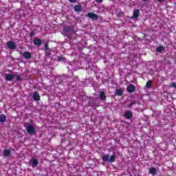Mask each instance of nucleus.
Segmentation results:
<instances>
[{
  "mask_svg": "<svg viewBox=\"0 0 176 176\" xmlns=\"http://www.w3.org/2000/svg\"><path fill=\"white\" fill-rule=\"evenodd\" d=\"M6 80L10 81V80H20V77L17 76V74H6Z\"/></svg>",
  "mask_w": 176,
  "mask_h": 176,
  "instance_id": "obj_1",
  "label": "nucleus"
},
{
  "mask_svg": "<svg viewBox=\"0 0 176 176\" xmlns=\"http://www.w3.org/2000/svg\"><path fill=\"white\" fill-rule=\"evenodd\" d=\"M24 127L26 128V131L29 133V134H34L35 133V128L31 124H24Z\"/></svg>",
  "mask_w": 176,
  "mask_h": 176,
  "instance_id": "obj_2",
  "label": "nucleus"
},
{
  "mask_svg": "<svg viewBox=\"0 0 176 176\" xmlns=\"http://www.w3.org/2000/svg\"><path fill=\"white\" fill-rule=\"evenodd\" d=\"M102 159L104 162H110L111 163H113V162H115V155H111L109 157L108 155H103Z\"/></svg>",
  "mask_w": 176,
  "mask_h": 176,
  "instance_id": "obj_3",
  "label": "nucleus"
},
{
  "mask_svg": "<svg viewBox=\"0 0 176 176\" xmlns=\"http://www.w3.org/2000/svg\"><path fill=\"white\" fill-rule=\"evenodd\" d=\"M7 46L8 49H10L11 50L16 49V43L13 41H8L7 43Z\"/></svg>",
  "mask_w": 176,
  "mask_h": 176,
  "instance_id": "obj_4",
  "label": "nucleus"
},
{
  "mask_svg": "<svg viewBox=\"0 0 176 176\" xmlns=\"http://www.w3.org/2000/svg\"><path fill=\"white\" fill-rule=\"evenodd\" d=\"M87 17H89V19H91L92 20H97V19H98V16L93 12L88 13Z\"/></svg>",
  "mask_w": 176,
  "mask_h": 176,
  "instance_id": "obj_5",
  "label": "nucleus"
},
{
  "mask_svg": "<svg viewBox=\"0 0 176 176\" xmlns=\"http://www.w3.org/2000/svg\"><path fill=\"white\" fill-rule=\"evenodd\" d=\"M132 116H133V113L129 111H125L124 117L126 118V119H131Z\"/></svg>",
  "mask_w": 176,
  "mask_h": 176,
  "instance_id": "obj_6",
  "label": "nucleus"
},
{
  "mask_svg": "<svg viewBox=\"0 0 176 176\" xmlns=\"http://www.w3.org/2000/svg\"><path fill=\"white\" fill-rule=\"evenodd\" d=\"M134 90H135V87H134V85H130L129 86H128L127 91H129V93H133Z\"/></svg>",
  "mask_w": 176,
  "mask_h": 176,
  "instance_id": "obj_7",
  "label": "nucleus"
},
{
  "mask_svg": "<svg viewBox=\"0 0 176 176\" xmlns=\"http://www.w3.org/2000/svg\"><path fill=\"white\" fill-rule=\"evenodd\" d=\"M140 16V10H135L133 12V19H137Z\"/></svg>",
  "mask_w": 176,
  "mask_h": 176,
  "instance_id": "obj_8",
  "label": "nucleus"
},
{
  "mask_svg": "<svg viewBox=\"0 0 176 176\" xmlns=\"http://www.w3.org/2000/svg\"><path fill=\"white\" fill-rule=\"evenodd\" d=\"M24 58L28 59L31 58V53L28 52H25L23 54Z\"/></svg>",
  "mask_w": 176,
  "mask_h": 176,
  "instance_id": "obj_9",
  "label": "nucleus"
},
{
  "mask_svg": "<svg viewBox=\"0 0 176 176\" xmlns=\"http://www.w3.org/2000/svg\"><path fill=\"white\" fill-rule=\"evenodd\" d=\"M33 43H34V45H36V46H39V45H41V43H42V41L39 38H36L33 41Z\"/></svg>",
  "mask_w": 176,
  "mask_h": 176,
  "instance_id": "obj_10",
  "label": "nucleus"
},
{
  "mask_svg": "<svg viewBox=\"0 0 176 176\" xmlns=\"http://www.w3.org/2000/svg\"><path fill=\"white\" fill-rule=\"evenodd\" d=\"M33 100H34V101H39V94L38 92H35L33 94Z\"/></svg>",
  "mask_w": 176,
  "mask_h": 176,
  "instance_id": "obj_11",
  "label": "nucleus"
},
{
  "mask_svg": "<svg viewBox=\"0 0 176 176\" xmlns=\"http://www.w3.org/2000/svg\"><path fill=\"white\" fill-rule=\"evenodd\" d=\"M74 10L75 12H80L82 10V6L80 5H76L74 7Z\"/></svg>",
  "mask_w": 176,
  "mask_h": 176,
  "instance_id": "obj_12",
  "label": "nucleus"
},
{
  "mask_svg": "<svg viewBox=\"0 0 176 176\" xmlns=\"http://www.w3.org/2000/svg\"><path fill=\"white\" fill-rule=\"evenodd\" d=\"M0 122L1 123H5L6 122V116L5 115H1L0 116Z\"/></svg>",
  "mask_w": 176,
  "mask_h": 176,
  "instance_id": "obj_13",
  "label": "nucleus"
},
{
  "mask_svg": "<svg viewBox=\"0 0 176 176\" xmlns=\"http://www.w3.org/2000/svg\"><path fill=\"white\" fill-rule=\"evenodd\" d=\"M36 166H38V160L32 159V167L34 168Z\"/></svg>",
  "mask_w": 176,
  "mask_h": 176,
  "instance_id": "obj_14",
  "label": "nucleus"
},
{
  "mask_svg": "<svg viewBox=\"0 0 176 176\" xmlns=\"http://www.w3.org/2000/svg\"><path fill=\"white\" fill-rule=\"evenodd\" d=\"M100 98H101V100H105L106 97H105V94H104V91H101L100 93Z\"/></svg>",
  "mask_w": 176,
  "mask_h": 176,
  "instance_id": "obj_15",
  "label": "nucleus"
},
{
  "mask_svg": "<svg viewBox=\"0 0 176 176\" xmlns=\"http://www.w3.org/2000/svg\"><path fill=\"white\" fill-rule=\"evenodd\" d=\"M150 174H151V175H155V174H156V168H151L150 169Z\"/></svg>",
  "mask_w": 176,
  "mask_h": 176,
  "instance_id": "obj_16",
  "label": "nucleus"
},
{
  "mask_svg": "<svg viewBox=\"0 0 176 176\" xmlns=\"http://www.w3.org/2000/svg\"><path fill=\"white\" fill-rule=\"evenodd\" d=\"M116 96H122V94H123V91H122V89H117L116 90Z\"/></svg>",
  "mask_w": 176,
  "mask_h": 176,
  "instance_id": "obj_17",
  "label": "nucleus"
},
{
  "mask_svg": "<svg viewBox=\"0 0 176 176\" xmlns=\"http://www.w3.org/2000/svg\"><path fill=\"white\" fill-rule=\"evenodd\" d=\"M4 156H9L10 155V150H5L3 151Z\"/></svg>",
  "mask_w": 176,
  "mask_h": 176,
  "instance_id": "obj_18",
  "label": "nucleus"
},
{
  "mask_svg": "<svg viewBox=\"0 0 176 176\" xmlns=\"http://www.w3.org/2000/svg\"><path fill=\"white\" fill-rule=\"evenodd\" d=\"M163 49V46H160L157 48V52H162Z\"/></svg>",
  "mask_w": 176,
  "mask_h": 176,
  "instance_id": "obj_19",
  "label": "nucleus"
},
{
  "mask_svg": "<svg viewBox=\"0 0 176 176\" xmlns=\"http://www.w3.org/2000/svg\"><path fill=\"white\" fill-rule=\"evenodd\" d=\"M151 85L152 82L151 81L147 82V83L146 84V87H151Z\"/></svg>",
  "mask_w": 176,
  "mask_h": 176,
  "instance_id": "obj_20",
  "label": "nucleus"
},
{
  "mask_svg": "<svg viewBox=\"0 0 176 176\" xmlns=\"http://www.w3.org/2000/svg\"><path fill=\"white\" fill-rule=\"evenodd\" d=\"M58 61H64V57L59 56V57H58Z\"/></svg>",
  "mask_w": 176,
  "mask_h": 176,
  "instance_id": "obj_21",
  "label": "nucleus"
},
{
  "mask_svg": "<svg viewBox=\"0 0 176 176\" xmlns=\"http://www.w3.org/2000/svg\"><path fill=\"white\" fill-rule=\"evenodd\" d=\"M170 87L176 88V83L175 82L172 83Z\"/></svg>",
  "mask_w": 176,
  "mask_h": 176,
  "instance_id": "obj_22",
  "label": "nucleus"
},
{
  "mask_svg": "<svg viewBox=\"0 0 176 176\" xmlns=\"http://www.w3.org/2000/svg\"><path fill=\"white\" fill-rule=\"evenodd\" d=\"M69 2H72V3H75V2H76V0H69Z\"/></svg>",
  "mask_w": 176,
  "mask_h": 176,
  "instance_id": "obj_23",
  "label": "nucleus"
},
{
  "mask_svg": "<svg viewBox=\"0 0 176 176\" xmlns=\"http://www.w3.org/2000/svg\"><path fill=\"white\" fill-rule=\"evenodd\" d=\"M98 3H101L102 2V0H96Z\"/></svg>",
  "mask_w": 176,
  "mask_h": 176,
  "instance_id": "obj_24",
  "label": "nucleus"
},
{
  "mask_svg": "<svg viewBox=\"0 0 176 176\" xmlns=\"http://www.w3.org/2000/svg\"><path fill=\"white\" fill-rule=\"evenodd\" d=\"M163 1H165V0H158V2H163Z\"/></svg>",
  "mask_w": 176,
  "mask_h": 176,
  "instance_id": "obj_25",
  "label": "nucleus"
},
{
  "mask_svg": "<svg viewBox=\"0 0 176 176\" xmlns=\"http://www.w3.org/2000/svg\"><path fill=\"white\" fill-rule=\"evenodd\" d=\"M134 104V102H132L131 104L129 105V107H131V105H133Z\"/></svg>",
  "mask_w": 176,
  "mask_h": 176,
  "instance_id": "obj_26",
  "label": "nucleus"
},
{
  "mask_svg": "<svg viewBox=\"0 0 176 176\" xmlns=\"http://www.w3.org/2000/svg\"><path fill=\"white\" fill-rule=\"evenodd\" d=\"M144 1H146V0H144Z\"/></svg>",
  "mask_w": 176,
  "mask_h": 176,
  "instance_id": "obj_27",
  "label": "nucleus"
}]
</instances>
